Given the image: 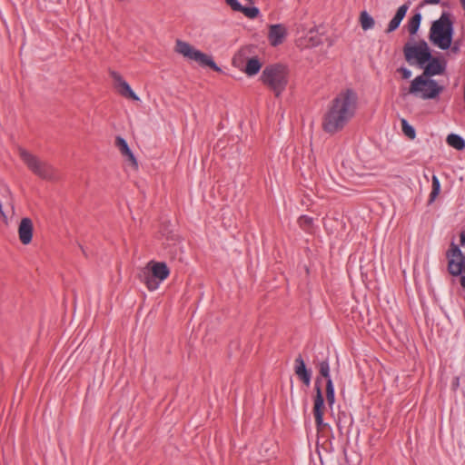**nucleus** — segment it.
I'll list each match as a JSON object with an SVG mask.
<instances>
[{
    "instance_id": "6",
    "label": "nucleus",
    "mask_w": 465,
    "mask_h": 465,
    "mask_svg": "<svg viewBox=\"0 0 465 465\" xmlns=\"http://www.w3.org/2000/svg\"><path fill=\"white\" fill-rule=\"evenodd\" d=\"M19 155L29 170L35 175L45 180L56 179V170L47 162L41 160L25 149L19 150Z\"/></svg>"
},
{
    "instance_id": "7",
    "label": "nucleus",
    "mask_w": 465,
    "mask_h": 465,
    "mask_svg": "<svg viewBox=\"0 0 465 465\" xmlns=\"http://www.w3.org/2000/svg\"><path fill=\"white\" fill-rule=\"evenodd\" d=\"M252 48L251 46H244L232 58L233 66L242 71L248 76L256 75L262 66V63L258 56L252 55Z\"/></svg>"
},
{
    "instance_id": "14",
    "label": "nucleus",
    "mask_w": 465,
    "mask_h": 465,
    "mask_svg": "<svg viewBox=\"0 0 465 465\" xmlns=\"http://www.w3.org/2000/svg\"><path fill=\"white\" fill-rule=\"evenodd\" d=\"M33 231L32 220L28 217L23 218L18 226V236L23 244L27 245L32 242Z\"/></svg>"
},
{
    "instance_id": "13",
    "label": "nucleus",
    "mask_w": 465,
    "mask_h": 465,
    "mask_svg": "<svg viewBox=\"0 0 465 465\" xmlns=\"http://www.w3.org/2000/svg\"><path fill=\"white\" fill-rule=\"evenodd\" d=\"M111 77L114 82V86L117 89V92L124 97L130 98L134 101H139V97L132 90L129 84L123 78V76L115 72L112 71L110 73Z\"/></svg>"
},
{
    "instance_id": "34",
    "label": "nucleus",
    "mask_w": 465,
    "mask_h": 465,
    "mask_svg": "<svg viewBox=\"0 0 465 465\" xmlns=\"http://www.w3.org/2000/svg\"><path fill=\"white\" fill-rule=\"evenodd\" d=\"M460 285L465 288V276H461L460 278Z\"/></svg>"
},
{
    "instance_id": "12",
    "label": "nucleus",
    "mask_w": 465,
    "mask_h": 465,
    "mask_svg": "<svg viewBox=\"0 0 465 465\" xmlns=\"http://www.w3.org/2000/svg\"><path fill=\"white\" fill-rule=\"evenodd\" d=\"M316 395L313 401V416L315 419L316 428L318 431L322 430V429L327 425L323 422V414L325 411L324 399L321 390V387L316 384L315 386Z\"/></svg>"
},
{
    "instance_id": "16",
    "label": "nucleus",
    "mask_w": 465,
    "mask_h": 465,
    "mask_svg": "<svg viewBox=\"0 0 465 465\" xmlns=\"http://www.w3.org/2000/svg\"><path fill=\"white\" fill-rule=\"evenodd\" d=\"M115 146L118 148L121 154L130 162L132 166H134V168L138 167L136 158L134 157L133 152L129 148L127 142L123 137L117 136L115 138Z\"/></svg>"
},
{
    "instance_id": "33",
    "label": "nucleus",
    "mask_w": 465,
    "mask_h": 465,
    "mask_svg": "<svg viewBox=\"0 0 465 465\" xmlns=\"http://www.w3.org/2000/svg\"><path fill=\"white\" fill-rule=\"evenodd\" d=\"M460 244L465 247V233L463 232L460 234Z\"/></svg>"
},
{
    "instance_id": "5",
    "label": "nucleus",
    "mask_w": 465,
    "mask_h": 465,
    "mask_svg": "<svg viewBox=\"0 0 465 465\" xmlns=\"http://www.w3.org/2000/svg\"><path fill=\"white\" fill-rule=\"evenodd\" d=\"M452 25L450 19L443 14L440 18L435 21L430 28V39L440 47L446 50L451 45Z\"/></svg>"
},
{
    "instance_id": "36",
    "label": "nucleus",
    "mask_w": 465,
    "mask_h": 465,
    "mask_svg": "<svg viewBox=\"0 0 465 465\" xmlns=\"http://www.w3.org/2000/svg\"><path fill=\"white\" fill-rule=\"evenodd\" d=\"M460 2L462 4L463 7H465V0H460Z\"/></svg>"
},
{
    "instance_id": "30",
    "label": "nucleus",
    "mask_w": 465,
    "mask_h": 465,
    "mask_svg": "<svg viewBox=\"0 0 465 465\" xmlns=\"http://www.w3.org/2000/svg\"><path fill=\"white\" fill-rule=\"evenodd\" d=\"M225 2L234 11L241 12V10L242 9V6L240 5V3L237 0H225Z\"/></svg>"
},
{
    "instance_id": "32",
    "label": "nucleus",
    "mask_w": 465,
    "mask_h": 465,
    "mask_svg": "<svg viewBox=\"0 0 465 465\" xmlns=\"http://www.w3.org/2000/svg\"><path fill=\"white\" fill-rule=\"evenodd\" d=\"M398 71L401 74L404 79H409L411 76V72L406 67H401Z\"/></svg>"
},
{
    "instance_id": "2",
    "label": "nucleus",
    "mask_w": 465,
    "mask_h": 465,
    "mask_svg": "<svg viewBox=\"0 0 465 465\" xmlns=\"http://www.w3.org/2000/svg\"><path fill=\"white\" fill-rule=\"evenodd\" d=\"M262 83L280 96L289 82V71L286 66L275 64L266 66L261 74Z\"/></svg>"
},
{
    "instance_id": "4",
    "label": "nucleus",
    "mask_w": 465,
    "mask_h": 465,
    "mask_svg": "<svg viewBox=\"0 0 465 465\" xmlns=\"http://www.w3.org/2000/svg\"><path fill=\"white\" fill-rule=\"evenodd\" d=\"M169 275L170 270L165 262L151 261L143 269L140 280L149 291L153 292L157 290L160 283L166 280Z\"/></svg>"
},
{
    "instance_id": "27",
    "label": "nucleus",
    "mask_w": 465,
    "mask_h": 465,
    "mask_svg": "<svg viewBox=\"0 0 465 465\" xmlns=\"http://www.w3.org/2000/svg\"><path fill=\"white\" fill-rule=\"evenodd\" d=\"M320 374L326 379V381L331 380L330 376V365L327 361H322L319 364Z\"/></svg>"
},
{
    "instance_id": "18",
    "label": "nucleus",
    "mask_w": 465,
    "mask_h": 465,
    "mask_svg": "<svg viewBox=\"0 0 465 465\" xmlns=\"http://www.w3.org/2000/svg\"><path fill=\"white\" fill-rule=\"evenodd\" d=\"M428 64L424 69L423 76H433L437 74H440L443 73L445 69V65L437 58H430L428 61Z\"/></svg>"
},
{
    "instance_id": "10",
    "label": "nucleus",
    "mask_w": 465,
    "mask_h": 465,
    "mask_svg": "<svg viewBox=\"0 0 465 465\" xmlns=\"http://www.w3.org/2000/svg\"><path fill=\"white\" fill-rule=\"evenodd\" d=\"M404 54L408 62L415 60L420 65L424 64L431 58V54L426 42H420L412 45H405Z\"/></svg>"
},
{
    "instance_id": "15",
    "label": "nucleus",
    "mask_w": 465,
    "mask_h": 465,
    "mask_svg": "<svg viewBox=\"0 0 465 465\" xmlns=\"http://www.w3.org/2000/svg\"><path fill=\"white\" fill-rule=\"evenodd\" d=\"M287 35V28L282 24L272 25L269 28L268 40L272 46L281 45Z\"/></svg>"
},
{
    "instance_id": "22",
    "label": "nucleus",
    "mask_w": 465,
    "mask_h": 465,
    "mask_svg": "<svg viewBox=\"0 0 465 465\" xmlns=\"http://www.w3.org/2000/svg\"><path fill=\"white\" fill-rule=\"evenodd\" d=\"M421 21V15L420 13L415 14L408 23V31L411 35L417 33Z\"/></svg>"
},
{
    "instance_id": "24",
    "label": "nucleus",
    "mask_w": 465,
    "mask_h": 465,
    "mask_svg": "<svg viewBox=\"0 0 465 465\" xmlns=\"http://www.w3.org/2000/svg\"><path fill=\"white\" fill-rule=\"evenodd\" d=\"M431 182H432V190L430 194V203H432L435 201V199L437 198V196L439 195L440 191V180L436 175H432Z\"/></svg>"
},
{
    "instance_id": "35",
    "label": "nucleus",
    "mask_w": 465,
    "mask_h": 465,
    "mask_svg": "<svg viewBox=\"0 0 465 465\" xmlns=\"http://www.w3.org/2000/svg\"><path fill=\"white\" fill-rule=\"evenodd\" d=\"M426 2L430 3V4H439L440 0H426Z\"/></svg>"
},
{
    "instance_id": "31",
    "label": "nucleus",
    "mask_w": 465,
    "mask_h": 465,
    "mask_svg": "<svg viewBox=\"0 0 465 465\" xmlns=\"http://www.w3.org/2000/svg\"><path fill=\"white\" fill-rule=\"evenodd\" d=\"M408 10L407 5H402L400 6L395 14V16L399 17L400 19H403Z\"/></svg>"
},
{
    "instance_id": "1",
    "label": "nucleus",
    "mask_w": 465,
    "mask_h": 465,
    "mask_svg": "<svg viewBox=\"0 0 465 465\" xmlns=\"http://www.w3.org/2000/svg\"><path fill=\"white\" fill-rule=\"evenodd\" d=\"M358 103V94L354 90H341L330 103L323 116L322 129L331 134L341 132L355 116Z\"/></svg>"
},
{
    "instance_id": "21",
    "label": "nucleus",
    "mask_w": 465,
    "mask_h": 465,
    "mask_svg": "<svg viewBox=\"0 0 465 465\" xmlns=\"http://www.w3.org/2000/svg\"><path fill=\"white\" fill-rule=\"evenodd\" d=\"M360 23L364 31L371 29L375 24L374 19L366 11L361 13Z\"/></svg>"
},
{
    "instance_id": "29",
    "label": "nucleus",
    "mask_w": 465,
    "mask_h": 465,
    "mask_svg": "<svg viewBox=\"0 0 465 465\" xmlns=\"http://www.w3.org/2000/svg\"><path fill=\"white\" fill-rule=\"evenodd\" d=\"M401 21H402L401 19H400L399 17L394 15V17L389 23L387 32L391 33V32L396 30L399 27Z\"/></svg>"
},
{
    "instance_id": "17",
    "label": "nucleus",
    "mask_w": 465,
    "mask_h": 465,
    "mask_svg": "<svg viewBox=\"0 0 465 465\" xmlns=\"http://www.w3.org/2000/svg\"><path fill=\"white\" fill-rule=\"evenodd\" d=\"M322 41L321 35L319 34L318 30L315 27H313L311 28L306 33L302 39H301L300 45H302L303 47L310 48L318 46L319 45L322 44Z\"/></svg>"
},
{
    "instance_id": "28",
    "label": "nucleus",
    "mask_w": 465,
    "mask_h": 465,
    "mask_svg": "<svg viewBox=\"0 0 465 465\" xmlns=\"http://www.w3.org/2000/svg\"><path fill=\"white\" fill-rule=\"evenodd\" d=\"M247 17L255 18L259 15V9L257 7H243L241 10Z\"/></svg>"
},
{
    "instance_id": "20",
    "label": "nucleus",
    "mask_w": 465,
    "mask_h": 465,
    "mask_svg": "<svg viewBox=\"0 0 465 465\" xmlns=\"http://www.w3.org/2000/svg\"><path fill=\"white\" fill-rule=\"evenodd\" d=\"M447 143L457 149L463 150L465 148V141L458 134H450L447 136Z\"/></svg>"
},
{
    "instance_id": "11",
    "label": "nucleus",
    "mask_w": 465,
    "mask_h": 465,
    "mask_svg": "<svg viewBox=\"0 0 465 465\" xmlns=\"http://www.w3.org/2000/svg\"><path fill=\"white\" fill-rule=\"evenodd\" d=\"M15 214L14 200L9 187L0 183V215L5 224L9 223Z\"/></svg>"
},
{
    "instance_id": "3",
    "label": "nucleus",
    "mask_w": 465,
    "mask_h": 465,
    "mask_svg": "<svg viewBox=\"0 0 465 465\" xmlns=\"http://www.w3.org/2000/svg\"><path fill=\"white\" fill-rule=\"evenodd\" d=\"M173 50L183 58L189 61H194L201 66H208L215 72H222V69L215 64L211 55L196 49L186 41L176 39Z\"/></svg>"
},
{
    "instance_id": "25",
    "label": "nucleus",
    "mask_w": 465,
    "mask_h": 465,
    "mask_svg": "<svg viewBox=\"0 0 465 465\" xmlns=\"http://www.w3.org/2000/svg\"><path fill=\"white\" fill-rule=\"evenodd\" d=\"M298 224L302 230L309 231L312 227L313 220L312 217H309L307 215H302L298 219Z\"/></svg>"
},
{
    "instance_id": "9",
    "label": "nucleus",
    "mask_w": 465,
    "mask_h": 465,
    "mask_svg": "<svg viewBox=\"0 0 465 465\" xmlns=\"http://www.w3.org/2000/svg\"><path fill=\"white\" fill-rule=\"evenodd\" d=\"M448 270L450 274L459 276L462 272H465V253L463 254L454 242L450 243L447 252Z\"/></svg>"
},
{
    "instance_id": "8",
    "label": "nucleus",
    "mask_w": 465,
    "mask_h": 465,
    "mask_svg": "<svg viewBox=\"0 0 465 465\" xmlns=\"http://www.w3.org/2000/svg\"><path fill=\"white\" fill-rule=\"evenodd\" d=\"M442 91L436 81L426 79L423 75L417 76L412 80L410 86V94L419 95L422 99H433Z\"/></svg>"
},
{
    "instance_id": "23",
    "label": "nucleus",
    "mask_w": 465,
    "mask_h": 465,
    "mask_svg": "<svg viewBox=\"0 0 465 465\" xmlns=\"http://www.w3.org/2000/svg\"><path fill=\"white\" fill-rule=\"evenodd\" d=\"M326 400L329 407L331 409L335 402L334 387L331 380L326 381Z\"/></svg>"
},
{
    "instance_id": "19",
    "label": "nucleus",
    "mask_w": 465,
    "mask_h": 465,
    "mask_svg": "<svg viewBox=\"0 0 465 465\" xmlns=\"http://www.w3.org/2000/svg\"><path fill=\"white\" fill-rule=\"evenodd\" d=\"M295 373L303 381L305 385L311 382V375L307 371L304 361L301 356L295 359Z\"/></svg>"
},
{
    "instance_id": "26",
    "label": "nucleus",
    "mask_w": 465,
    "mask_h": 465,
    "mask_svg": "<svg viewBox=\"0 0 465 465\" xmlns=\"http://www.w3.org/2000/svg\"><path fill=\"white\" fill-rule=\"evenodd\" d=\"M401 129L403 134L410 139H414L416 136V133L414 128L409 124V123L405 120H401Z\"/></svg>"
}]
</instances>
